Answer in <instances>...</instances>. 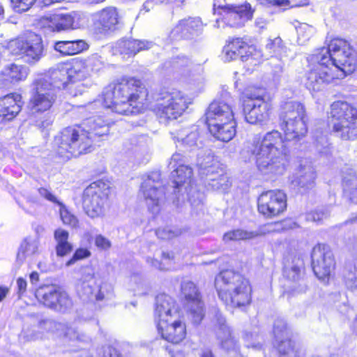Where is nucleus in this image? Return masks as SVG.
<instances>
[{
	"instance_id": "f257e3e1",
	"label": "nucleus",
	"mask_w": 357,
	"mask_h": 357,
	"mask_svg": "<svg viewBox=\"0 0 357 357\" xmlns=\"http://www.w3.org/2000/svg\"><path fill=\"white\" fill-rule=\"evenodd\" d=\"M317 83H332L352 73L357 66V52L345 39L335 38L328 47H323L316 54Z\"/></svg>"
},
{
	"instance_id": "f03ea898",
	"label": "nucleus",
	"mask_w": 357,
	"mask_h": 357,
	"mask_svg": "<svg viewBox=\"0 0 357 357\" xmlns=\"http://www.w3.org/2000/svg\"><path fill=\"white\" fill-rule=\"evenodd\" d=\"M148 91L140 79L123 77L109 84L103 92V105L112 112L129 115L148 106Z\"/></svg>"
},
{
	"instance_id": "7ed1b4c3",
	"label": "nucleus",
	"mask_w": 357,
	"mask_h": 357,
	"mask_svg": "<svg viewBox=\"0 0 357 357\" xmlns=\"http://www.w3.org/2000/svg\"><path fill=\"white\" fill-rule=\"evenodd\" d=\"M258 169L265 174L282 175L286 171L288 156L284 142L278 130L255 137L248 146Z\"/></svg>"
},
{
	"instance_id": "20e7f679",
	"label": "nucleus",
	"mask_w": 357,
	"mask_h": 357,
	"mask_svg": "<svg viewBox=\"0 0 357 357\" xmlns=\"http://www.w3.org/2000/svg\"><path fill=\"white\" fill-rule=\"evenodd\" d=\"M218 297L225 305L241 307L252 300V287L249 280L232 270L221 271L215 279Z\"/></svg>"
},
{
	"instance_id": "39448f33",
	"label": "nucleus",
	"mask_w": 357,
	"mask_h": 357,
	"mask_svg": "<svg viewBox=\"0 0 357 357\" xmlns=\"http://www.w3.org/2000/svg\"><path fill=\"white\" fill-rule=\"evenodd\" d=\"M330 125L333 132L342 139L357 138V109L344 101L331 105Z\"/></svg>"
},
{
	"instance_id": "423d86ee",
	"label": "nucleus",
	"mask_w": 357,
	"mask_h": 357,
	"mask_svg": "<svg viewBox=\"0 0 357 357\" xmlns=\"http://www.w3.org/2000/svg\"><path fill=\"white\" fill-rule=\"evenodd\" d=\"M55 142L58 154L66 158L87 153L92 144L91 137L79 126L64 128Z\"/></svg>"
},
{
	"instance_id": "0eeeda50",
	"label": "nucleus",
	"mask_w": 357,
	"mask_h": 357,
	"mask_svg": "<svg viewBox=\"0 0 357 357\" xmlns=\"http://www.w3.org/2000/svg\"><path fill=\"white\" fill-rule=\"evenodd\" d=\"M304 106L295 101L285 102L280 114L281 127L287 140H297L307 132Z\"/></svg>"
},
{
	"instance_id": "6e6552de",
	"label": "nucleus",
	"mask_w": 357,
	"mask_h": 357,
	"mask_svg": "<svg viewBox=\"0 0 357 357\" xmlns=\"http://www.w3.org/2000/svg\"><path fill=\"white\" fill-rule=\"evenodd\" d=\"M10 52L20 56L26 63H36L44 55V47L41 37L34 33L18 37L8 45Z\"/></svg>"
},
{
	"instance_id": "1a4fd4ad",
	"label": "nucleus",
	"mask_w": 357,
	"mask_h": 357,
	"mask_svg": "<svg viewBox=\"0 0 357 357\" xmlns=\"http://www.w3.org/2000/svg\"><path fill=\"white\" fill-rule=\"evenodd\" d=\"M190 103L181 91H162L156 99L154 111L161 118L176 119L183 114Z\"/></svg>"
},
{
	"instance_id": "9d476101",
	"label": "nucleus",
	"mask_w": 357,
	"mask_h": 357,
	"mask_svg": "<svg viewBox=\"0 0 357 357\" xmlns=\"http://www.w3.org/2000/svg\"><path fill=\"white\" fill-rule=\"evenodd\" d=\"M51 86V82L47 77H40L33 81L27 105L31 114L45 112L53 106L56 95Z\"/></svg>"
},
{
	"instance_id": "9b49d317",
	"label": "nucleus",
	"mask_w": 357,
	"mask_h": 357,
	"mask_svg": "<svg viewBox=\"0 0 357 357\" xmlns=\"http://www.w3.org/2000/svg\"><path fill=\"white\" fill-rule=\"evenodd\" d=\"M109 193V186L102 181L91 183L84 191L83 207L91 218H98L104 215Z\"/></svg>"
},
{
	"instance_id": "f8f14e48",
	"label": "nucleus",
	"mask_w": 357,
	"mask_h": 357,
	"mask_svg": "<svg viewBox=\"0 0 357 357\" xmlns=\"http://www.w3.org/2000/svg\"><path fill=\"white\" fill-rule=\"evenodd\" d=\"M200 174L207 178L208 186L213 190L225 191L231 186V181L219 162L213 155H208L205 158L199 159Z\"/></svg>"
},
{
	"instance_id": "ddd939ff",
	"label": "nucleus",
	"mask_w": 357,
	"mask_h": 357,
	"mask_svg": "<svg viewBox=\"0 0 357 357\" xmlns=\"http://www.w3.org/2000/svg\"><path fill=\"white\" fill-rule=\"evenodd\" d=\"M259 212L266 218H274L282 214L287 208V195L280 190L262 192L257 200Z\"/></svg>"
},
{
	"instance_id": "4468645a",
	"label": "nucleus",
	"mask_w": 357,
	"mask_h": 357,
	"mask_svg": "<svg viewBox=\"0 0 357 357\" xmlns=\"http://www.w3.org/2000/svg\"><path fill=\"white\" fill-rule=\"evenodd\" d=\"M141 191L149 209L157 213L165 198V188L160 181V174L151 173L142 183Z\"/></svg>"
},
{
	"instance_id": "2eb2a0df",
	"label": "nucleus",
	"mask_w": 357,
	"mask_h": 357,
	"mask_svg": "<svg viewBox=\"0 0 357 357\" xmlns=\"http://www.w3.org/2000/svg\"><path fill=\"white\" fill-rule=\"evenodd\" d=\"M219 14L222 16V18L216 20L215 26L218 28L224 27V24L231 27L240 26L252 17L250 7L246 4L238 6L228 4L220 6Z\"/></svg>"
},
{
	"instance_id": "dca6fc26",
	"label": "nucleus",
	"mask_w": 357,
	"mask_h": 357,
	"mask_svg": "<svg viewBox=\"0 0 357 357\" xmlns=\"http://www.w3.org/2000/svg\"><path fill=\"white\" fill-rule=\"evenodd\" d=\"M314 256L317 257V266L314 273L324 284L330 280L331 273L335 268V261L330 248L325 244H318L314 247Z\"/></svg>"
},
{
	"instance_id": "f3484780",
	"label": "nucleus",
	"mask_w": 357,
	"mask_h": 357,
	"mask_svg": "<svg viewBox=\"0 0 357 357\" xmlns=\"http://www.w3.org/2000/svg\"><path fill=\"white\" fill-rule=\"evenodd\" d=\"M182 294L186 301V307L190 311L193 321L199 324L204 317L203 303L196 285L190 282H184L181 286Z\"/></svg>"
},
{
	"instance_id": "a211bd4d",
	"label": "nucleus",
	"mask_w": 357,
	"mask_h": 357,
	"mask_svg": "<svg viewBox=\"0 0 357 357\" xmlns=\"http://www.w3.org/2000/svg\"><path fill=\"white\" fill-rule=\"evenodd\" d=\"M157 326L162 338L169 342L178 344L185 337V324L181 320L162 319Z\"/></svg>"
},
{
	"instance_id": "6ab92c4d",
	"label": "nucleus",
	"mask_w": 357,
	"mask_h": 357,
	"mask_svg": "<svg viewBox=\"0 0 357 357\" xmlns=\"http://www.w3.org/2000/svg\"><path fill=\"white\" fill-rule=\"evenodd\" d=\"M204 24L199 17L185 18L172 29L169 36L173 40L180 38H188L194 35H197L203 30Z\"/></svg>"
},
{
	"instance_id": "aec40b11",
	"label": "nucleus",
	"mask_w": 357,
	"mask_h": 357,
	"mask_svg": "<svg viewBox=\"0 0 357 357\" xmlns=\"http://www.w3.org/2000/svg\"><path fill=\"white\" fill-rule=\"evenodd\" d=\"M234 121L231 107L222 100L213 101L206 112V121L208 126L222 121Z\"/></svg>"
},
{
	"instance_id": "412c9836",
	"label": "nucleus",
	"mask_w": 357,
	"mask_h": 357,
	"mask_svg": "<svg viewBox=\"0 0 357 357\" xmlns=\"http://www.w3.org/2000/svg\"><path fill=\"white\" fill-rule=\"evenodd\" d=\"M22 96L13 93L0 98V121H11L20 112L22 107Z\"/></svg>"
},
{
	"instance_id": "4be33fe9",
	"label": "nucleus",
	"mask_w": 357,
	"mask_h": 357,
	"mask_svg": "<svg viewBox=\"0 0 357 357\" xmlns=\"http://www.w3.org/2000/svg\"><path fill=\"white\" fill-rule=\"evenodd\" d=\"M50 79L51 82L52 89L55 91V89H65L68 87L71 90V93L73 96L82 94L84 91V86L82 84L68 83L69 77H72V73H68L67 70L62 68L61 70L54 69L51 73V76H45Z\"/></svg>"
},
{
	"instance_id": "5701e85b",
	"label": "nucleus",
	"mask_w": 357,
	"mask_h": 357,
	"mask_svg": "<svg viewBox=\"0 0 357 357\" xmlns=\"http://www.w3.org/2000/svg\"><path fill=\"white\" fill-rule=\"evenodd\" d=\"M45 328L50 332L66 340L83 342L86 339L84 333L68 324L50 321L45 323Z\"/></svg>"
},
{
	"instance_id": "b1692460",
	"label": "nucleus",
	"mask_w": 357,
	"mask_h": 357,
	"mask_svg": "<svg viewBox=\"0 0 357 357\" xmlns=\"http://www.w3.org/2000/svg\"><path fill=\"white\" fill-rule=\"evenodd\" d=\"M177 314L175 301L171 296L160 294L156 297L155 320L157 324L162 319H172Z\"/></svg>"
},
{
	"instance_id": "393cba45",
	"label": "nucleus",
	"mask_w": 357,
	"mask_h": 357,
	"mask_svg": "<svg viewBox=\"0 0 357 357\" xmlns=\"http://www.w3.org/2000/svg\"><path fill=\"white\" fill-rule=\"evenodd\" d=\"M218 321V326H217L215 333L221 347L229 354H234L235 357H238L240 354L239 347L229 328L225 324V319L223 317H220Z\"/></svg>"
},
{
	"instance_id": "a878e982",
	"label": "nucleus",
	"mask_w": 357,
	"mask_h": 357,
	"mask_svg": "<svg viewBox=\"0 0 357 357\" xmlns=\"http://www.w3.org/2000/svg\"><path fill=\"white\" fill-rule=\"evenodd\" d=\"M245 119L251 124H256L268 119V106L264 100L257 102L248 101L243 107Z\"/></svg>"
},
{
	"instance_id": "bb28decb",
	"label": "nucleus",
	"mask_w": 357,
	"mask_h": 357,
	"mask_svg": "<svg viewBox=\"0 0 357 357\" xmlns=\"http://www.w3.org/2000/svg\"><path fill=\"white\" fill-rule=\"evenodd\" d=\"M153 46L151 41L146 40L122 39L116 43L115 50L119 54L130 57L141 51L149 50Z\"/></svg>"
},
{
	"instance_id": "cd10ccee",
	"label": "nucleus",
	"mask_w": 357,
	"mask_h": 357,
	"mask_svg": "<svg viewBox=\"0 0 357 357\" xmlns=\"http://www.w3.org/2000/svg\"><path fill=\"white\" fill-rule=\"evenodd\" d=\"M252 49L242 39L236 38L231 40H229L227 44L224 47L223 54L226 61H230L236 59L238 56L242 59L248 56V52H250Z\"/></svg>"
},
{
	"instance_id": "c85d7f7f",
	"label": "nucleus",
	"mask_w": 357,
	"mask_h": 357,
	"mask_svg": "<svg viewBox=\"0 0 357 357\" xmlns=\"http://www.w3.org/2000/svg\"><path fill=\"white\" fill-rule=\"evenodd\" d=\"M273 333L278 351L282 354L292 353L293 346L289 338V331L285 324L281 321L276 323L274 326Z\"/></svg>"
},
{
	"instance_id": "c756f323",
	"label": "nucleus",
	"mask_w": 357,
	"mask_h": 357,
	"mask_svg": "<svg viewBox=\"0 0 357 357\" xmlns=\"http://www.w3.org/2000/svg\"><path fill=\"white\" fill-rule=\"evenodd\" d=\"M235 121H222L208 126L211 135L222 142L230 141L236 135Z\"/></svg>"
},
{
	"instance_id": "7c9ffc66",
	"label": "nucleus",
	"mask_w": 357,
	"mask_h": 357,
	"mask_svg": "<svg viewBox=\"0 0 357 357\" xmlns=\"http://www.w3.org/2000/svg\"><path fill=\"white\" fill-rule=\"evenodd\" d=\"M54 49L63 55H75L89 49L84 40H61L54 43Z\"/></svg>"
},
{
	"instance_id": "2f4dec72",
	"label": "nucleus",
	"mask_w": 357,
	"mask_h": 357,
	"mask_svg": "<svg viewBox=\"0 0 357 357\" xmlns=\"http://www.w3.org/2000/svg\"><path fill=\"white\" fill-rule=\"evenodd\" d=\"M271 229L267 226L260 227L257 231H248L244 229H235L225 233L223 236V241L225 243L231 241H244L250 240L258 236L266 235L269 233Z\"/></svg>"
},
{
	"instance_id": "473e14b6",
	"label": "nucleus",
	"mask_w": 357,
	"mask_h": 357,
	"mask_svg": "<svg viewBox=\"0 0 357 357\" xmlns=\"http://www.w3.org/2000/svg\"><path fill=\"white\" fill-rule=\"evenodd\" d=\"M304 270L303 259L297 255L290 256L286 261L284 267V276L289 280L298 281Z\"/></svg>"
},
{
	"instance_id": "72a5a7b5",
	"label": "nucleus",
	"mask_w": 357,
	"mask_h": 357,
	"mask_svg": "<svg viewBox=\"0 0 357 357\" xmlns=\"http://www.w3.org/2000/svg\"><path fill=\"white\" fill-rule=\"evenodd\" d=\"M118 22V13L114 8L103 9L96 15V24L102 31L114 29Z\"/></svg>"
},
{
	"instance_id": "f704fd0d",
	"label": "nucleus",
	"mask_w": 357,
	"mask_h": 357,
	"mask_svg": "<svg viewBox=\"0 0 357 357\" xmlns=\"http://www.w3.org/2000/svg\"><path fill=\"white\" fill-rule=\"evenodd\" d=\"M60 288L54 285H47L40 287L36 291V296L45 305L53 308L59 296Z\"/></svg>"
},
{
	"instance_id": "c9c22d12",
	"label": "nucleus",
	"mask_w": 357,
	"mask_h": 357,
	"mask_svg": "<svg viewBox=\"0 0 357 357\" xmlns=\"http://www.w3.org/2000/svg\"><path fill=\"white\" fill-rule=\"evenodd\" d=\"M69 234L63 229L59 228L54 231V237L56 242V252L59 257H63L73 250L72 244L68 242Z\"/></svg>"
},
{
	"instance_id": "e433bc0d",
	"label": "nucleus",
	"mask_w": 357,
	"mask_h": 357,
	"mask_svg": "<svg viewBox=\"0 0 357 357\" xmlns=\"http://www.w3.org/2000/svg\"><path fill=\"white\" fill-rule=\"evenodd\" d=\"M39 242L31 237L25 238L20 244L17 255L19 261H23L27 258L31 257L38 252Z\"/></svg>"
},
{
	"instance_id": "4c0bfd02",
	"label": "nucleus",
	"mask_w": 357,
	"mask_h": 357,
	"mask_svg": "<svg viewBox=\"0 0 357 357\" xmlns=\"http://www.w3.org/2000/svg\"><path fill=\"white\" fill-rule=\"evenodd\" d=\"M86 124L89 126V130L86 132L91 138L93 135L101 137L109 132L108 125L100 116L88 119Z\"/></svg>"
},
{
	"instance_id": "58836bf2",
	"label": "nucleus",
	"mask_w": 357,
	"mask_h": 357,
	"mask_svg": "<svg viewBox=\"0 0 357 357\" xmlns=\"http://www.w3.org/2000/svg\"><path fill=\"white\" fill-rule=\"evenodd\" d=\"M192 176V169L185 165L179 164L172 172V178L175 188H178L182 184L190 181Z\"/></svg>"
},
{
	"instance_id": "ea45409f",
	"label": "nucleus",
	"mask_w": 357,
	"mask_h": 357,
	"mask_svg": "<svg viewBox=\"0 0 357 357\" xmlns=\"http://www.w3.org/2000/svg\"><path fill=\"white\" fill-rule=\"evenodd\" d=\"M3 73L6 79L11 82L23 80L28 75L26 68L14 63L5 68Z\"/></svg>"
},
{
	"instance_id": "a19ab883",
	"label": "nucleus",
	"mask_w": 357,
	"mask_h": 357,
	"mask_svg": "<svg viewBox=\"0 0 357 357\" xmlns=\"http://www.w3.org/2000/svg\"><path fill=\"white\" fill-rule=\"evenodd\" d=\"M345 284L350 289L357 288V266L347 265L342 273Z\"/></svg>"
},
{
	"instance_id": "79ce46f5",
	"label": "nucleus",
	"mask_w": 357,
	"mask_h": 357,
	"mask_svg": "<svg viewBox=\"0 0 357 357\" xmlns=\"http://www.w3.org/2000/svg\"><path fill=\"white\" fill-rule=\"evenodd\" d=\"M72 78L75 80H83L92 76L89 69L86 68V64L83 59L77 61L75 63L71 70Z\"/></svg>"
},
{
	"instance_id": "37998d69",
	"label": "nucleus",
	"mask_w": 357,
	"mask_h": 357,
	"mask_svg": "<svg viewBox=\"0 0 357 357\" xmlns=\"http://www.w3.org/2000/svg\"><path fill=\"white\" fill-rule=\"evenodd\" d=\"M83 61L92 75L99 72L104 66L101 56L96 54L88 56Z\"/></svg>"
},
{
	"instance_id": "c03bdc74",
	"label": "nucleus",
	"mask_w": 357,
	"mask_h": 357,
	"mask_svg": "<svg viewBox=\"0 0 357 357\" xmlns=\"http://www.w3.org/2000/svg\"><path fill=\"white\" fill-rule=\"evenodd\" d=\"M56 300L58 302H56V305H54L52 309L61 312H65L73 307V301L71 298L64 291L61 290L59 296L57 297Z\"/></svg>"
},
{
	"instance_id": "a18cd8bd",
	"label": "nucleus",
	"mask_w": 357,
	"mask_h": 357,
	"mask_svg": "<svg viewBox=\"0 0 357 357\" xmlns=\"http://www.w3.org/2000/svg\"><path fill=\"white\" fill-rule=\"evenodd\" d=\"M244 340L248 348H252L257 350L261 348V340H262V337L259 335L257 333H245Z\"/></svg>"
},
{
	"instance_id": "49530a36",
	"label": "nucleus",
	"mask_w": 357,
	"mask_h": 357,
	"mask_svg": "<svg viewBox=\"0 0 357 357\" xmlns=\"http://www.w3.org/2000/svg\"><path fill=\"white\" fill-rule=\"evenodd\" d=\"M60 215L63 224L71 227H77L78 226V219L72 214L64 206H61L60 208Z\"/></svg>"
},
{
	"instance_id": "de8ad7c7",
	"label": "nucleus",
	"mask_w": 357,
	"mask_h": 357,
	"mask_svg": "<svg viewBox=\"0 0 357 357\" xmlns=\"http://www.w3.org/2000/svg\"><path fill=\"white\" fill-rule=\"evenodd\" d=\"M56 16L58 17L57 26L59 31L72 28L74 20L70 15H56Z\"/></svg>"
},
{
	"instance_id": "09e8293b",
	"label": "nucleus",
	"mask_w": 357,
	"mask_h": 357,
	"mask_svg": "<svg viewBox=\"0 0 357 357\" xmlns=\"http://www.w3.org/2000/svg\"><path fill=\"white\" fill-rule=\"evenodd\" d=\"M185 131H182L181 133L178 134V139H180L182 141V142L190 147L196 146L197 144V140L199 134L197 131H192L190 133H188L185 137H183V135L185 134Z\"/></svg>"
},
{
	"instance_id": "8fccbe9b",
	"label": "nucleus",
	"mask_w": 357,
	"mask_h": 357,
	"mask_svg": "<svg viewBox=\"0 0 357 357\" xmlns=\"http://www.w3.org/2000/svg\"><path fill=\"white\" fill-rule=\"evenodd\" d=\"M344 190L349 193L351 199L357 202V178L353 177L351 181H344Z\"/></svg>"
},
{
	"instance_id": "3c124183",
	"label": "nucleus",
	"mask_w": 357,
	"mask_h": 357,
	"mask_svg": "<svg viewBox=\"0 0 357 357\" xmlns=\"http://www.w3.org/2000/svg\"><path fill=\"white\" fill-rule=\"evenodd\" d=\"M314 148L320 153L328 155L330 153L329 145L328 143V139L326 136L321 135L319 139H316V142H314Z\"/></svg>"
},
{
	"instance_id": "603ef678",
	"label": "nucleus",
	"mask_w": 357,
	"mask_h": 357,
	"mask_svg": "<svg viewBox=\"0 0 357 357\" xmlns=\"http://www.w3.org/2000/svg\"><path fill=\"white\" fill-rule=\"evenodd\" d=\"M35 1L36 0H11L14 8L18 12L28 10Z\"/></svg>"
},
{
	"instance_id": "864d4df0",
	"label": "nucleus",
	"mask_w": 357,
	"mask_h": 357,
	"mask_svg": "<svg viewBox=\"0 0 357 357\" xmlns=\"http://www.w3.org/2000/svg\"><path fill=\"white\" fill-rule=\"evenodd\" d=\"M91 255L90 252L84 248L77 249L73 257L66 262V266H70L73 264L76 261L80 260L89 257Z\"/></svg>"
},
{
	"instance_id": "5fc2aeb1",
	"label": "nucleus",
	"mask_w": 357,
	"mask_h": 357,
	"mask_svg": "<svg viewBox=\"0 0 357 357\" xmlns=\"http://www.w3.org/2000/svg\"><path fill=\"white\" fill-rule=\"evenodd\" d=\"M155 234L159 238L167 240V239H171L175 236L180 235L181 231H178V230L172 231L169 229L163 228V229H158L155 231Z\"/></svg>"
},
{
	"instance_id": "6e6d98bb",
	"label": "nucleus",
	"mask_w": 357,
	"mask_h": 357,
	"mask_svg": "<svg viewBox=\"0 0 357 357\" xmlns=\"http://www.w3.org/2000/svg\"><path fill=\"white\" fill-rule=\"evenodd\" d=\"M58 17L56 15H52L49 17H43L41 23L49 28L52 31H59L57 22Z\"/></svg>"
},
{
	"instance_id": "4d7b16f0",
	"label": "nucleus",
	"mask_w": 357,
	"mask_h": 357,
	"mask_svg": "<svg viewBox=\"0 0 357 357\" xmlns=\"http://www.w3.org/2000/svg\"><path fill=\"white\" fill-rule=\"evenodd\" d=\"M264 91L261 89H258L255 93H252L250 90L248 89L245 91V97L247 100H245L244 103L248 101L257 102L259 100H264Z\"/></svg>"
},
{
	"instance_id": "13d9d810",
	"label": "nucleus",
	"mask_w": 357,
	"mask_h": 357,
	"mask_svg": "<svg viewBox=\"0 0 357 357\" xmlns=\"http://www.w3.org/2000/svg\"><path fill=\"white\" fill-rule=\"evenodd\" d=\"M280 38H278L273 40H270L266 47L269 50L270 54H276L280 51Z\"/></svg>"
},
{
	"instance_id": "bf43d9fd",
	"label": "nucleus",
	"mask_w": 357,
	"mask_h": 357,
	"mask_svg": "<svg viewBox=\"0 0 357 357\" xmlns=\"http://www.w3.org/2000/svg\"><path fill=\"white\" fill-rule=\"evenodd\" d=\"M95 244L101 249H108L111 246L109 241L102 235H98L96 237Z\"/></svg>"
},
{
	"instance_id": "052dcab7",
	"label": "nucleus",
	"mask_w": 357,
	"mask_h": 357,
	"mask_svg": "<svg viewBox=\"0 0 357 357\" xmlns=\"http://www.w3.org/2000/svg\"><path fill=\"white\" fill-rule=\"evenodd\" d=\"M38 192L42 197H45L48 201L52 202L53 203H57L59 204H61L58 202L56 197L53 194H52L47 189L43 188H39Z\"/></svg>"
},
{
	"instance_id": "680f3d73",
	"label": "nucleus",
	"mask_w": 357,
	"mask_h": 357,
	"mask_svg": "<svg viewBox=\"0 0 357 357\" xmlns=\"http://www.w3.org/2000/svg\"><path fill=\"white\" fill-rule=\"evenodd\" d=\"M17 284L18 288V294H22L25 292L26 289V281L23 278H18L17 280Z\"/></svg>"
},
{
	"instance_id": "e2e57ef3",
	"label": "nucleus",
	"mask_w": 357,
	"mask_h": 357,
	"mask_svg": "<svg viewBox=\"0 0 357 357\" xmlns=\"http://www.w3.org/2000/svg\"><path fill=\"white\" fill-rule=\"evenodd\" d=\"M147 261L153 267L155 268H158L159 270H165L167 269L162 264V262L159 261L157 259L149 258L147 259Z\"/></svg>"
},
{
	"instance_id": "0e129e2a",
	"label": "nucleus",
	"mask_w": 357,
	"mask_h": 357,
	"mask_svg": "<svg viewBox=\"0 0 357 357\" xmlns=\"http://www.w3.org/2000/svg\"><path fill=\"white\" fill-rule=\"evenodd\" d=\"M182 159V155L179 153H175L172 156L169 165L172 168H175L178 165V162Z\"/></svg>"
},
{
	"instance_id": "69168bd1",
	"label": "nucleus",
	"mask_w": 357,
	"mask_h": 357,
	"mask_svg": "<svg viewBox=\"0 0 357 357\" xmlns=\"http://www.w3.org/2000/svg\"><path fill=\"white\" fill-rule=\"evenodd\" d=\"M10 289L6 286H0V302H1L8 294Z\"/></svg>"
},
{
	"instance_id": "338daca9",
	"label": "nucleus",
	"mask_w": 357,
	"mask_h": 357,
	"mask_svg": "<svg viewBox=\"0 0 357 357\" xmlns=\"http://www.w3.org/2000/svg\"><path fill=\"white\" fill-rule=\"evenodd\" d=\"M63 0H39L40 3L44 6H48L53 3L61 2Z\"/></svg>"
},
{
	"instance_id": "774afa93",
	"label": "nucleus",
	"mask_w": 357,
	"mask_h": 357,
	"mask_svg": "<svg viewBox=\"0 0 357 357\" xmlns=\"http://www.w3.org/2000/svg\"><path fill=\"white\" fill-rule=\"evenodd\" d=\"M39 280V275L37 272L34 271L30 274V281L34 284Z\"/></svg>"
}]
</instances>
